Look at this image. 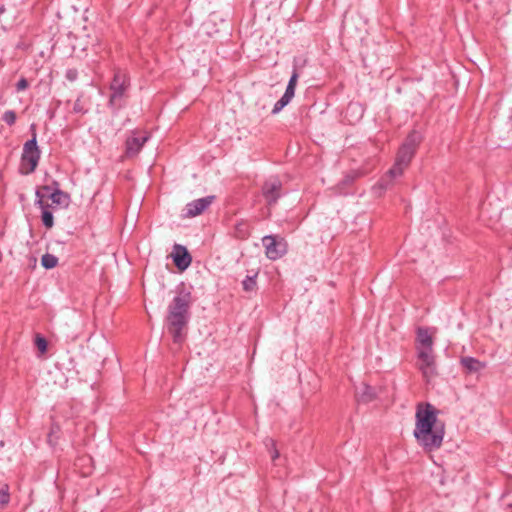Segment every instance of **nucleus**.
<instances>
[{
    "label": "nucleus",
    "mask_w": 512,
    "mask_h": 512,
    "mask_svg": "<svg viewBox=\"0 0 512 512\" xmlns=\"http://www.w3.org/2000/svg\"><path fill=\"white\" fill-rule=\"evenodd\" d=\"M461 365L466 369L469 373H476L485 368V363L479 361L478 359L470 356L462 357L460 360Z\"/></svg>",
    "instance_id": "obj_14"
},
{
    "label": "nucleus",
    "mask_w": 512,
    "mask_h": 512,
    "mask_svg": "<svg viewBox=\"0 0 512 512\" xmlns=\"http://www.w3.org/2000/svg\"><path fill=\"white\" fill-rule=\"evenodd\" d=\"M42 190H43V191H45V192H47V193H50L51 188H50V186L45 185V186H43V187H42Z\"/></svg>",
    "instance_id": "obj_31"
},
{
    "label": "nucleus",
    "mask_w": 512,
    "mask_h": 512,
    "mask_svg": "<svg viewBox=\"0 0 512 512\" xmlns=\"http://www.w3.org/2000/svg\"><path fill=\"white\" fill-rule=\"evenodd\" d=\"M284 107L283 103L278 100L272 109V114H278Z\"/></svg>",
    "instance_id": "obj_29"
},
{
    "label": "nucleus",
    "mask_w": 512,
    "mask_h": 512,
    "mask_svg": "<svg viewBox=\"0 0 512 512\" xmlns=\"http://www.w3.org/2000/svg\"><path fill=\"white\" fill-rule=\"evenodd\" d=\"M40 160V150L37 145L36 134L28 140L23 146V152L20 161V173L23 175L31 174L35 171Z\"/></svg>",
    "instance_id": "obj_4"
},
{
    "label": "nucleus",
    "mask_w": 512,
    "mask_h": 512,
    "mask_svg": "<svg viewBox=\"0 0 512 512\" xmlns=\"http://www.w3.org/2000/svg\"><path fill=\"white\" fill-rule=\"evenodd\" d=\"M10 501V494L8 491V487L4 486L0 489V505H6Z\"/></svg>",
    "instance_id": "obj_23"
},
{
    "label": "nucleus",
    "mask_w": 512,
    "mask_h": 512,
    "mask_svg": "<svg viewBox=\"0 0 512 512\" xmlns=\"http://www.w3.org/2000/svg\"><path fill=\"white\" fill-rule=\"evenodd\" d=\"M28 81L26 78L22 77L16 84V90L18 92L25 90L28 87Z\"/></svg>",
    "instance_id": "obj_28"
},
{
    "label": "nucleus",
    "mask_w": 512,
    "mask_h": 512,
    "mask_svg": "<svg viewBox=\"0 0 512 512\" xmlns=\"http://www.w3.org/2000/svg\"><path fill=\"white\" fill-rule=\"evenodd\" d=\"M50 199L53 204L60 206H67L69 203V196L59 188L50 193Z\"/></svg>",
    "instance_id": "obj_16"
},
{
    "label": "nucleus",
    "mask_w": 512,
    "mask_h": 512,
    "mask_svg": "<svg viewBox=\"0 0 512 512\" xmlns=\"http://www.w3.org/2000/svg\"><path fill=\"white\" fill-rule=\"evenodd\" d=\"M148 136H132L126 140V154L135 156L139 153L143 145L147 142Z\"/></svg>",
    "instance_id": "obj_12"
},
{
    "label": "nucleus",
    "mask_w": 512,
    "mask_h": 512,
    "mask_svg": "<svg viewBox=\"0 0 512 512\" xmlns=\"http://www.w3.org/2000/svg\"><path fill=\"white\" fill-rule=\"evenodd\" d=\"M257 273H253L252 275H247L245 279L242 281L243 290L246 292H253L257 288L256 282Z\"/></svg>",
    "instance_id": "obj_17"
},
{
    "label": "nucleus",
    "mask_w": 512,
    "mask_h": 512,
    "mask_svg": "<svg viewBox=\"0 0 512 512\" xmlns=\"http://www.w3.org/2000/svg\"><path fill=\"white\" fill-rule=\"evenodd\" d=\"M41 209H42L41 218H42L43 225L48 229L52 228L54 225V218H53L52 212L48 209V206H46L45 208H41Z\"/></svg>",
    "instance_id": "obj_19"
},
{
    "label": "nucleus",
    "mask_w": 512,
    "mask_h": 512,
    "mask_svg": "<svg viewBox=\"0 0 512 512\" xmlns=\"http://www.w3.org/2000/svg\"><path fill=\"white\" fill-rule=\"evenodd\" d=\"M58 258L52 254L46 253L41 258V264L46 269H52L56 267Z\"/></svg>",
    "instance_id": "obj_18"
},
{
    "label": "nucleus",
    "mask_w": 512,
    "mask_h": 512,
    "mask_svg": "<svg viewBox=\"0 0 512 512\" xmlns=\"http://www.w3.org/2000/svg\"><path fill=\"white\" fill-rule=\"evenodd\" d=\"M294 93L293 92H289L287 90H285L283 96L279 99L283 105L286 107L290 101L292 100V98L294 97Z\"/></svg>",
    "instance_id": "obj_25"
},
{
    "label": "nucleus",
    "mask_w": 512,
    "mask_h": 512,
    "mask_svg": "<svg viewBox=\"0 0 512 512\" xmlns=\"http://www.w3.org/2000/svg\"><path fill=\"white\" fill-rule=\"evenodd\" d=\"M512 512V511H511Z\"/></svg>",
    "instance_id": "obj_34"
},
{
    "label": "nucleus",
    "mask_w": 512,
    "mask_h": 512,
    "mask_svg": "<svg viewBox=\"0 0 512 512\" xmlns=\"http://www.w3.org/2000/svg\"><path fill=\"white\" fill-rule=\"evenodd\" d=\"M65 77H66L69 81L73 82V81H75V80L77 79V77H78V72H77V70H76V69H68V70L66 71Z\"/></svg>",
    "instance_id": "obj_27"
},
{
    "label": "nucleus",
    "mask_w": 512,
    "mask_h": 512,
    "mask_svg": "<svg viewBox=\"0 0 512 512\" xmlns=\"http://www.w3.org/2000/svg\"><path fill=\"white\" fill-rule=\"evenodd\" d=\"M298 78L299 74L297 72V69H294L286 87L287 91L293 92L295 94V88L297 85Z\"/></svg>",
    "instance_id": "obj_20"
},
{
    "label": "nucleus",
    "mask_w": 512,
    "mask_h": 512,
    "mask_svg": "<svg viewBox=\"0 0 512 512\" xmlns=\"http://www.w3.org/2000/svg\"><path fill=\"white\" fill-rule=\"evenodd\" d=\"M420 142V133H418L417 131H412L407 136L402 146L399 148L396 161L408 167Z\"/></svg>",
    "instance_id": "obj_5"
},
{
    "label": "nucleus",
    "mask_w": 512,
    "mask_h": 512,
    "mask_svg": "<svg viewBox=\"0 0 512 512\" xmlns=\"http://www.w3.org/2000/svg\"><path fill=\"white\" fill-rule=\"evenodd\" d=\"M191 294L181 291L169 304L167 309V329L175 343H181L184 339L183 330L190 318Z\"/></svg>",
    "instance_id": "obj_2"
},
{
    "label": "nucleus",
    "mask_w": 512,
    "mask_h": 512,
    "mask_svg": "<svg viewBox=\"0 0 512 512\" xmlns=\"http://www.w3.org/2000/svg\"><path fill=\"white\" fill-rule=\"evenodd\" d=\"M268 442L271 444V446L273 447V453H272V459L275 460L279 457V453L278 451L275 449V443L272 439H268Z\"/></svg>",
    "instance_id": "obj_30"
},
{
    "label": "nucleus",
    "mask_w": 512,
    "mask_h": 512,
    "mask_svg": "<svg viewBox=\"0 0 512 512\" xmlns=\"http://www.w3.org/2000/svg\"><path fill=\"white\" fill-rule=\"evenodd\" d=\"M35 345L41 353L47 350V341L44 337L37 335L35 338Z\"/></svg>",
    "instance_id": "obj_22"
},
{
    "label": "nucleus",
    "mask_w": 512,
    "mask_h": 512,
    "mask_svg": "<svg viewBox=\"0 0 512 512\" xmlns=\"http://www.w3.org/2000/svg\"><path fill=\"white\" fill-rule=\"evenodd\" d=\"M173 261L180 270H185L191 264L192 258L184 246L176 244L173 251Z\"/></svg>",
    "instance_id": "obj_10"
},
{
    "label": "nucleus",
    "mask_w": 512,
    "mask_h": 512,
    "mask_svg": "<svg viewBox=\"0 0 512 512\" xmlns=\"http://www.w3.org/2000/svg\"><path fill=\"white\" fill-rule=\"evenodd\" d=\"M357 399L361 402H370L375 397V391L374 389L367 385L362 384L361 388L357 391Z\"/></svg>",
    "instance_id": "obj_15"
},
{
    "label": "nucleus",
    "mask_w": 512,
    "mask_h": 512,
    "mask_svg": "<svg viewBox=\"0 0 512 512\" xmlns=\"http://www.w3.org/2000/svg\"><path fill=\"white\" fill-rule=\"evenodd\" d=\"M214 196H206L189 202L185 208L186 217H195L204 212L213 202Z\"/></svg>",
    "instance_id": "obj_9"
},
{
    "label": "nucleus",
    "mask_w": 512,
    "mask_h": 512,
    "mask_svg": "<svg viewBox=\"0 0 512 512\" xmlns=\"http://www.w3.org/2000/svg\"><path fill=\"white\" fill-rule=\"evenodd\" d=\"M74 110H75L76 112L80 111L79 106H78L77 104H75V106H74Z\"/></svg>",
    "instance_id": "obj_33"
},
{
    "label": "nucleus",
    "mask_w": 512,
    "mask_h": 512,
    "mask_svg": "<svg viewBox=\"0 0 512 512\" xmlns=\"http://www.w3.org/2000/svg\"><path fill=\"white\" fill-rule=\"evenodd\" d=\"M418 362L417 366L423 377L430 381L436 375L435 355L432 350H417Z\"/></svg>",
    "instance_id": "obj_6"
},
{
    "label": "nucleus",
    "mask_w": 512,
    "mask_h": 512,
    "mask_svg": "<svg viewBox=\"0 0 512 512\" xmlns=\"http://www.w3.org/2000/svg\"><path fill=\"white\" fill-rule=\"evenodd\" d=\"M349 108L350 109L351 108H356V109H360L361 110V108L358 105H356V104L355 105L354 104L349 105Z\"/></svg>",
    "instance_id": "obj_32"
},
{
    "label": "nucleus",
    "mask_w": 512,
    "mask_h": 512,
    "mask_svg": "<svg viewBox=\"0 0 512 512\" xmlns=\"http://www.w3.org/2000/svg\"><path fill=\"white\" fill-rule=\"evenodd\" d=\"M131 86L128 72L122 69H115L112 81L109 85L110 95L108 106L116 113L125 105L128 92Z\"/></svg>",
    "instance_id": "obj_3"
},
{
    "label": "nucleus",
    "mask_w": 512,
    "mask_h": 512,
    "mask_svg": "<svg viewBox=\"0 0 512 512\" xmlns=\"http://www.w3.org/2000/svg\"><path fill=\"white\" fill-rule=\"evenodd\" d=\"M417 341L419 343L417 350H432L433 349V340L426 328H418Z\"/></svg>",
    "instance_id": "obj_13"
},
{
    "label": "nucleus",
    "mask_w": 512,
    "mask_h": 512,
    "mask_svg": "<svg viewBox=\"0 0 512 512\" xmlns=\"http://www.w3.org/2000/svg\"><path fill=\"white\" fill-rule=\"evenodd\" d=\"M262 194L268 205H274L282 196V182L276 176L269 177L262 186Z\"/></svg>",
    "instance_id": "obj_8"
},
{
    "label": "nucleus",
    "mask_w": 512,
    "mask_h": 512,
    "mask_svg": "<svg viewBox=\"0 0 512 512\" xmlns=\"http://www.w3.org/2000/svg\"><path fill=\"white\" fill-rule=\"evenodd\" d=\"M294 93L293 92H289L287 90H285L283 96L279 99L283 105L286 107L290 101L292 100V98L294 97Z\"/></svg>",
    "instance_id": "obj_24"
},
{
    "label": "nucleus",
    "mask_w": 512,
    "mask_h": 512,
    "mask_svg": "<svg viewBox=\"0 0 512 512\" xmlns=\"http://www.w3.org/2000/svg\"><path fill=\"white\" fill-rule=\"evenodd\" d=\"M16 113L13 110H7L3 114V121L8 124L9 126H12L16 122Z\"/></svg>",
    "instance_id": "obj_21"
},
{
    "label": "nucleus",
    "mask_w": 512,
    "mask_h": 512,
    "mask_svg": "<svg viewBox=\"0 0 512 512\" xmlns=\"http://www.w3.org/2000/svg\"><path fill=\"white\" fill-rule=\"evenodd\" d=\"M405 168L407 167L395 160V163L392 166V168H390L387 174L383 178H381L378 185L382 189H387L394 178H397L403 174Z\"/></svg>",
    "instance_id": "obj_11"
},
{
    "label": "nucleus",
    "mask_w": 512,
    "mask_h": 512,
    "mask_svg": "<svg viewBox=\"0 0 512 512\" xmlns=\"http://www.w3.org/2000/svg\"><path fill=\"white\" fill-rule=\"evenodd\" d=\"M438 411L430 404H420L415 414V428L413 436L417 443L428 452L441 447L445 429L443 424L437 421Z\"/></svg>",
    "instance_id": "obj_1"
},
{
    "label": "nucleus",
    "mask_w": 512,
    "mask_h": 512,
    "mask_svg": "<svg viewBox=\"0 0 512 512\" xmlns=\"http://www.w3.org/2000/svg\"><path fill=\"white\" fill-rule=\"evenodd\" d=\"M36 201L35 204L39 206L40 208H45L47 205L43 201L44 195L42 194L41 190H37L36 193Z\"/></svg>",
    "instance_id": "obj_26"
},
{
    "label": "nucleus",
    "mask_w": 512,
    "mask_h": 512,
    "mask_svg": "<svg viewBox=\"0 0 512 512\" xmlns=\"http://www.w3.org/2000/svg\"><path fill=\"white\" fill-rule=\"evenodd\" d=\"M265 254L270 260H277L287 252V244L282 238L267 235L262 238Z\"/></svg>",
    "instance_id": "obj_7"
}]
</instances>
